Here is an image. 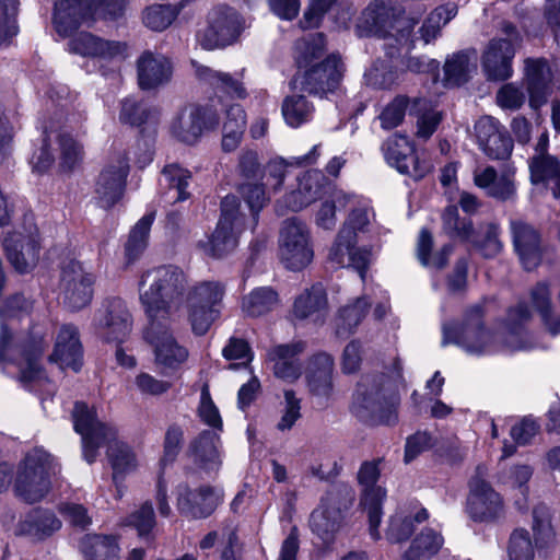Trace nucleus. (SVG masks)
Returning a JSON list of instances; mask_svg holds the SVG:
<instances>
[{
	"label": "nucleus",
	"mask_w": 560,
	"mask_h": 560,
	"mask_svg": "<svg viewBox=\"0 0 560 560\" xmlns=\"http://www.w3.org/2000/svg\"><path fill=\"white\" fill-rule=\"evenodd\" d=\"M502 31L506 37L491 39L481 56V68L489 81H506L513 75V59L522 38L510 23H504Z\"/></svg>",
	"instance_id": "nucleus-11"
},
{
	"label": "nucleus",
	"mask_w": 560,
	"mask_h": 560,
	"mask_svg": "<svg viewBox=\"0 0 560 560\" xmlns=\"http://www.w3.org/2000/svg\"><path fill=\"white\" fill-rule=\"evenodd\" d=\"M349 209L350 214H357L358 230L362 231L370 223L372 217L370 201L365 198L348 195L343 191H334L328 199L322 202L315 218L317 226L330 230L336 224V212Z\"/></svg>",
	"instance_id": "nucleus-18"
},
{
	"label": "nucleus",
	"mask_w": 560,
	"mask_h": 560,
	"mask_svg": "<svg viewBox=\"0 0 560 560\" xmlns=\"http://www.w3.org/2000/svg\"><path fill=\"white\" fill-rule=\"evenodd\" d=\"M192 456L205 470L214 471L221 465L220 439L213 432H203L192 444Z\"/></svg>",
	"instance_id": "nucleus-39"
},
{
	"label": "nucleus",
	"mask_w": 560,
	"mask_h": 560,
	"mask_svg": "<svg viewBox=\"0 0 560 560\" xmlns=\"http://www.w3.org/2000/svg\"><path fill=\"white\" fill-rule=\"evenodd\" d=\"M533 530L536 545L544 546L553 537V530L550 523L549 510L545 505H538L533 512Z\"/></svg>",
	"instance_id": "nucleus-61"
},
{
	"label": "nucleus",
	"mask_w": 560,
	"mask_h": 560,
	"mask_svg": "<svg viewBox=\"0 0 560 560\" xmlns=\"http://www.w3.org/2000/svg\"><path fill=\"white\" fill-rule=\"evenodd\" d=\"M80 549L85 560H119V546L113 536L86 535Z\"/></svg>",
	"instance_id": "nucleus-40"
},
{
	"label": "nucleus",
	"mask_w": 560,
	"mask_h": 560,
	"mask_svg": "<svg viewBox=\"0 0 560 560\" xmlns=\"http://www.w3.org/2000/svg\"><path fill=\"white\" fill-rule=\"evenodd\" d=\"M325 40L322 34L304 38L296 44V63L302 73L293 81L311 94L325 95L334 92L342 79V62L337 55L324 56Z\"/></svg>",
	"instance_id": "nucleus-3"
},
{
	"label": "nucleus",
	"mask_w": 560,
	"mask_h": 560,
	"mask_svg": "<svg viewBox=\"0 0 560 560\" xmlns=\"http://www.w3.org/2000/svg\"><path fill=\"white\" fill-rule=\"evenodd\" d=\"M328 302L324 287L320 283L305 289L293 305V315L300 319L322 323L327 314Z\"/></svg>",
	"instance_id": "nucleus-31"
},
{
	"label": "nucleus",
	"mask_w": 560,
	"mask_h": 560,
	"mask_svg": "<svg viewBox=\"0 0 560 560\" xmlns=\"http://www.w3.org/2000/svg\"><path fill=\"white\" fill-rule=\"evenodd\" d=\"M196 75L208 82L213 89L234 98H245L247 96L246 89L242 82L244 70L236 75L225 72L214 71L206 66L192 62Z\"/></svg>",
	"instance_id": "nucleus-33"
},
{
	"label": "nucleus",
	"mask_w": 560,
	"mask_h": 560,
	"mask_svg": "<svg viewBox=\"0 0 560 560\" xmlns=\"http://www.w3.org/2000/svg\"><path fill=\"white\" fill-rule=\"evenodd\" d=\"M383 151L386 162L400 174L410 173V166L413 171H419L413 155V145L407 137L394 135L383 144Z\"/></svg>",
	"instance_id": "nucleus-35"
},
{
	"label": "nucleus",
	"mask_w": 560,
	"mask_h": 560,
	"mask_svg": "<svg viewBox=\"0 0 560 560\" xmlns=\"http://www.w3.org/2000/svg\"><path fill=\"white\" fill-rule=\"evenodd\" d=\"M364 232L365 228L362 231L358 230L357 214L354 212L343 223L328 254V261L334 267H353L359 271L362 280H364L365 269L373 257L371 249L357 246Z\"/></svg>",
	"instance_id": "nucleus-10"
},
{
	"label": "nucleus",
	"mask_w": 560,
	"mask_h": 560,
	"mask_svg": "<svg viewBox=\"0 0 560 560\" xmlns=\"http://www.w3.org/2000/svg\"><path fill=\"white\" fill-rule=\"evenodd\" d=\"M60 472L56 458L42 447L28 451L20 462L13 489L27 503L38 502L51 490Z\"/></svg>",
	"instance_id": "nucleus-5"
},
{
	"label": "nucleus",
	"mask_w": 560,
	"mask_h": 560,
	"mask_svg": "<svg viewBox=\"0 0 560 560\" xmlns=\"http://www.w3.org/2000/svg\"><path fill=\"white\" fill-rule=\"evenodd\" d=\"M154 213L144 214L132 228L125 250L128 261H133L147 247Z\"/></svg>",
	"instance_id": "nucleus-49"
},
{
	"label": "nucleus",
	"mask_w": 560,
	"mask_h": 560,
	"mask_svg": "<svg viewBox=\"0 0 560 560\" xmlns=\"http://www.w3.org/2000/svg\"><path fill=\"white\" fill-rule=\"evenodd\" d=\"M176 16L170 4H153L144 9L142 21L152 31L161 32L167 28Z\"/></svg>",
	"instance_id": "nucleus-53"
},
{
	"label": "nucleus",
	"mask_w": 560,
	"mask_h": 560,
	"mask_svg": "<svg viewBox=\"0 0 560 560\" xmlns=\"http://www.w3.org/2000/svg\"><path fill=\"white\" fill-rule=\"evenodd\" d=\"M18 0H0V46L7 44L18 33Z\"/></svg>",
	"instance_id": "nucleus-54"
},
{
	"label": "nucleus",
	"mask_w": 560,
	"mask_h": 560,
	"mask_svg": "<svg viewBox=\"0 0 560 560\" xmlns=\"http://www.w3.org/2000/svg\"><path fill=\"white\" fill-rule=\"evenodd\" d=\"M74 430L82 436L83 456L88 463H93L101 442L108 435H115V429L101 422L93 407L77 402L73 409Z\"/></svg>",
	"instance_id": "nucleus-20"
},
{
	"label": "nucleus",
	"mask_w": 560,
	"mask_h": 560,
	"mask_svg": "<svg viewBox=\"0 0 560 560\" xmlns=\"http://www.w3.org/2000/svg\"><path fill=\"white\" fill-rule=\"evenodd\" d=\"M50 360L60 369L78 372L82 366V346L75 327L65 325L60 328Z\"/></svg>",
	"instance_id": "nucleus-29"
},
{
	"label": "nucleus",
	"mask_w": 560,
	"mask_h": 560,
	"mask_svg": "<svg viewBox=\"0 0 560 560\" xmlns=\"http://www.w3.org/2000/svg\"><path fill=\"white\" fill-rule=\"evenodd\" d=\"M100 335L107 342L121 343L130 332L131 320L126 304L120 299L105 301L94 318Z\"/></svg>",
	"instance_id": "nucleus-23"
},
{
	"label": "nucleus",
	"mask_w": 560,
	"mask_h": 560,
	"mask_svg": "<svg viewBox=\"0 0 560 560\" xmlns=\"http://www.w3.org/2000/svg\"><path fill=\"white\" fill-rule=\"evenodd\" d=\"M275 187L285 185L290 190L284 194L283 202L292 211H299L313 202L319 194L318 177H272Z\"/></svg>",
	"instance_id": "nucleus-28"
},
{
	"label": "nucleus",
	"mask_w": 560,
	"mask_h": 560,
	"mask_svg": "<svg viewBox=\"0 0 560 560\" xmlns=\"http://www.w3.org/2000/svg\"><path fill=\"white\" fill-rule=\"evenodd\" d=\"M138 83L142 90L156 89L171 80V61L159 54L143 52L137 61Z\"/></svg>",
	"instance_id": "nucleus-30"
},
{
	"label": "nucleus",
	"mask_w": 560,
	"mask_h": 560,
	"mask_svg": "<svg viewBox=\"0 0 560 560\" xmlns=\"http://www.w3.org/2000/svg\"><path fill=\"white\" fill-rule=\"evenodd\" d=\"M366 313V303L355 300L352 304L341 307L335 319L336 334L340 337L351 334Z\"/></svg>",
	"instance_id": "nucleus-51"
},
{
	"label": "nucleus",
	"mask_w": 560,
	"mask_h": 560,
	"mask_svg": "<svg viewBox=\"0 0 560 560\" xmlns=\"http://www.w3.org/2000/svg\"><path fill=\"white\" fill-rule=\"evenodd\" d=\"M224 293L223 283L214 280L201 281L189 290L184 300L187 305L221 310Z\"/></svg>",
	"instance_id": "nucleus-41"
},
{
	"label": "nucleus",
	"mask_w": 560,
	"mask_h": 560,
	"mask_svg": "<svg viewBox=\"0 0 560 560\" xmlns=\"http://www.w3.org/2000/svg\"><path fill=\"white\" fill-rule=\"evenodd\" d=\"M382 398L378 392L358 390L352 402V410L358 418L372 424H393L396 422L395 410H389L388 417L376 416V410L382 409Z\"/></svg>",
	"instance_id": "nucleus-36"
},
{
	"label": "nucleus",
	"mask_w": 560,
	"mask_h": 560,
	"mask_svg": "<svg viewBox=\"0 0 560 560\" xmlns=\"http://www.w3.org/2000/svg\"><path fill=\"white\" fill-rule=\"evenodd\" d=\"M278 255L281 264L289 270L301 271L314 259V245L308 226L290 218L283 221L278 240Z\"/></svg>",
	"instance_id": "nucleus-8"
},
{
	"label": "nucleus",
	"mask_w": 560,
	"mask_h": 560,
	"mask_svg": "<svg viewBox=\"0 0 560 560\" xmlns=\"http://www.w3.org/2000/svg\"><path fill=\"white\" fill-rule=\"evenodd\" d=\"M529 319V311L520 304L509 310L505 320L493 331L481 322L480 307L477 306L462 325L443 326V343H454L471 355L532 350L537 345L526 330Z\"/></svg>",
	"instance_id": "nucleus-1"
},
{
	"label": "nucleus",
	"mask_w": 560,
	"mask_h": 560,
	"mask_svg": "<svg viewBox=\"0 0 560 560\" xmlns=\"http://www.w3.org/2000/svg\"><path fill=\"white\" fill-rule=\"evenodd\" d=\"M475 184L487 195L500 199L509 198L514 191L510 177H475Z\"/></svg>",
	"instance_id": "nucleus-62"
},
{
	"label": "nucleus",
	"mask_w": 560,
	"mask_h": 560,
	"mask_svg": "<svg viewBox=\"0 0 560 560\" xmlns=\"http://www.w3.org/2000/svg\"><path fill=\"white\" fill-rule=\"evenodd\" d=\"M510 560H533L534 548L528 533L524 529H516L510 539L509 546Z\"/></svg>",
	"instance_id": "nucleus-63"
},
{
	"label": "nucleus",
	"mask_w": 560,
	"mask_h": 560,
	"mask_svg": "<svg viewBox=\"0 0 560 560\" xmlns=\"http://www.w3.org/2000/svg\"><path fill=\"white\" fill-rule=\"evenodd\" d=\"M481 150L491 159L505 160L511 155L513 143L504 128L492 117H481L475 125Z\"/></svg>",
	"instance_id": "nucleus-25"
},
{
	"label": "nucleus",
	"mask_w": 560,
	"mask_h": 560,
	"mask_svg": "<svg viewBox=\"0 0 560 560\" xmlns=\"http://www.w3.org/2000/svg\"><path fill=\"white\" fill-rule=\"evenodd\" d=\"M410 115L417 117V137L423 140L429 139L442 121L441 112L433 108L425 98H415L409 109Z\"/></svg>",
	"instance_id": "nucleus-43"
},
{
	"label": "nucleus",
	"mask_w": 560,
	"mask_h": 560,
	"mask_svg": "<svg viewBox=\"0 0 560 560\" xmlns=\"http://www.w3.org/2000/svg\"><path fill=\"white\" fill-rule=\"evenodd\" d=\"M320 155L319 145H314L312 150L302 156L292 158L290 160H285L283 158L277 156L268 163V171L270 173H287L292 172L300 168H305L315 164Z\"/></svg>",
	"instance_id": "nucleus-52"
},
{
	"label": "nucleus",
	"mask_w": 560,
	"mask_h": 560,
	"mask_svg": "<svg viewBox=\"0 0 560 560\" xmlns=\"http://www.w3.org/2000/svg\"><path fill=\"white\" fill-rule=\"evenodd\" d=\"M512 233L515 249L525 269L535 268L540 261L539 235L528 224L512 222Z\"/></svg>",
	"instance_id": "nucleus-32"
},
{
	"label": "nucleus",
	"mask_w": 560,
	"mask_h": 560,
	"mask_svg": "<svg viewBox=\"0 0 560 560\" xmlns=\"http://www.w3.org/2000/svg\"><path fill=\"white\" fill-rule=\"evenodd\" d=\"M443 228L445 232L452 236L477 243L472 238V228L470 222L460 220L458 217V210L454 206L448 207L445 210L443 214Z\"/></svg>",
	"instance_id": "nucleus-57"
},
{
	"label": "nucleus",
	"mask_w": 560,
	"mask_h": 560,
	"mask_svg": "<svg viewBox=\"0 0 560 560\" xmlns=\"http://www.w3.org/2000/svg\"><path fill=\"white\" fill-rule=\"evenodd\" d=\"M214 124H217V117L211 110L188 104L172 118L170 132L178 141L194 144L200 139L203 130Z\"/></svg>",
	"instance_id": "nucleus-22"
},
{
	"label": "nucleus",
	"mask_w": 560,
	"mask_h": 560,
	"mask_svg": "<svg viewBox=\"0 0 560 560\" xmlns=\"http://www.w3.org/2000/svg\"><path fill=\"white\" fill-rule=\"evenodd\" d=\"M68 50L95 61L104 74L108 69L118 68L130 56L127 42L105 38L90 32L74 34L68 43Z\"/></svg>",
	"instance_id": "nucleus-7"
},
{
	"label": "nucleus",
	"mask_w": 560,
	"mask_h": 560,
	"mask_svg": "<svg viewBox=\"0 0 560 560\" xmlns=\"http://www.w3.org/2000/svg\"><path fill=\"white\" fill-rule=\"evenodd\" d=\"M243 230L244 218L238 212V201L234 196H226L222 201V214L215 231L200 242V247L207 255L221 258L237 247Z\"/></svg>",
	"instance_id": "nucleus-12"
},
{
	"label": "nucleus",
	"mask_w": 560,
	"mask_h": 560,
	"mask_svg": "<svg viewBox=\"0 0 560 560\" xmlns=\"http://www.w3.org/2000/svg\"><path fill=\"white\" fill-rule=\"evenodd\" d=\"M177 508L191 517L210 515L220 501V493L208 486H197L194 476L186 475L176 486Z\"/></svg>",
	"instance_id": "nucleus-21"
},
{
	"label": "nucleus",
	"mask_w": 560,
	"mask_h": 560,
	"mask_svg": "<svg viewBox=\"0 0 560 560\" xmlns=\"http://www.w3.org/2000/svg\"><path fill=\"white\" fill-rule=\"evenodd\" d=\"M186 287V275L176 266L145 271L139 282V293L148 317L172 319L184 302Z\"/></svg>",
	"instance_id": "nucleus-4"
},
{
	"label": "nucleus",
	"mask_w": 560,
	"mask_h": 560,
	"mask_svg": "<svg viewBox=\"0 0 560 560\" xmlns=\"http://www.w3.org/2000/svg\"><path fill=\"white\" fill-rule=\"evenodd\" d=\"M32 310L33 302L22 295L10 298L0 307V368L25 388L40 390L48 383L39 361L46 345L42 337L16 342L12 332L15 323L26 319Z\"/></svg>",
	"instance_id": "nucleus-2"
},
{
	"label": "nucleus",
	"mask_w": 560,
	"mask_h": 560,
	"mask_svg": "<svg viewBox=\"0 0 560 560\" xmlns=\"http://www.w3.org/2000/svg\"><path fill=\"white\" fill-rule=\"evenodd\" d=\"M301 351L299 345H284L275 347L268 354L272 362L273 374L288 383H292L301 375V365L296 354Z\"/></svg>",
	"instance_id": "nucleus-38"
},
{
	"label": "nucleus",
	"mask_w": 560,
	"mask_h": 560,
	"mask_svg": "<svg viewBox=\"0 0 560 560\" xmlns=\"http://www.w3.org/2000/svg\"><path fill=\"white\" fill-rule=\"evenodd\" d=\"M3 246L15 271L27 273L37 266L42 246L36 226L30 225L25 232L13 231L4 238Z\"/></svg>",
	"instance_id": "nucleus-19"
},
{
	"label": "nucleus",
	"mask_w": 560,
	"mask_h": 560,
	"mask_svg": "<svg viewBox=\"0 0 560 560\" xmlns=\"http://www.w3.org/2000/svg\"><path fill=\"white\" fill-rule=\"evenodd\" d=\"M107 445V457L113 468V482L117 489L118 497L122 495V481L125 477L137 470L139 459L133 448L120 441L115 430V435H108L101 442Z\"/></svg>",
	"instance_id": "nucleus-26"
},
{
	"label": "nucleus",
	"mask_w": 560,
	"mask_h": 560,
	"mask_svg": "<svg viewBox=\"0 0 560 560\" xmlns=\"http://www.w3.org/2000/svg\"><path fill=\"white\" fill-rule=\"evenodd\" d=\"M444 538L434 528L425 527L419 532L405 552L407 560H425L435 555L443 546Z\"/></svg>",
	"instance_id": "nucleus-42"
},
{
	"label": "nucleus",
	"mask_w": 560,
	"mask_h": 560,
	"mask_svg": "<svg viewBox=\"0 0 560 560\" xmlns=\"http://www.w3.org/2000/svg\"><path fill=\"white\" fill-rule=\"evenodd\" d=\"M380 469L376 463H364L359 472L358 481L361 487L360 509L366 514L369 532L373 539L381 538L380 525L382 521V505L386 491L377 485Z\"/></svg>",
	"instance_id": "nucleus-16"
},
{
	"label": "nucleus",
	"mask_w": 560,
	"mask_h": 560,
	"mask_svg": "<svg viewBox=\"0 0 560 560\" xmlns=\"http://www.w3.org/2000/svg\"><path fill=\"white\" fill-rule=\"evenodd\" d=\"M55 138L60 148L57 171L60 173L79 171L83 160L82 147L71 136L66 133H57Z\"/></svg>",
	"instance_id": "nucleus-46"
},
{
	"label": "nucleus",
	"mask_w": 560,
	"mask_h": 560,
	"mask_svg": "<svg viewBox=\"0 0 560 560\" xmlns=\"http://www.w3.org/2000/svg\"><path fill=\"white\" fill-rule=\"evenodd\" d=\"M415 22L410 23L401 12L385 0H374L361 13L357 25L359 36L393 35L397 32L400 45H407Z\"/></svg>",
	"instance_id": "nucleus-9"
},
{
	"label": "nucleus",
	"mask_w": 560,
	"mask_h": 560,
	"mask_svg": "<svg viewBox=\"0 0 560 560\" xmlns=\"http://www.w3.org/2000/svg\"><path fill=\"white\" fill-rule=\"evenodd\" d=\"M188 316L195 334L203 335L219 317L220 308L187 305Z\"/></svg>",
	"instance_id": "nucleus-60"
},
{
	"label": "nucleus",
	"mask_w": 560,
	"mask_h": 560,
	"mask_svg": "<svg viewBox=\"0 0 560 560\" xmlns=\"http://www.w3.org/2000/svg\"><path fill=\"white\" fill-rule=\"evenodd\" d=\"M427 518L428 512L423 509L415 514L399 510L389 517L386 537L390 542H401L413 532V521L422 522Z\"/></svg>",
	"instance_id": "nucleus-45"
},
{
	"label": "nucleus",
	"mask_w": 560,
	"mask_h": 560,
	"mask_svg": "<svg viewBox=\"0 0 560 560\" xmlns=\"http://www.w3.org/2000/svg\"><path fill=\"white\" fill-rule=\"evenodd\" d=\"M487 467L478 466L469 481L466 510L469 516L479 522L491 521L503 510L501 495L487 481Z\"/></svg>",
	"instance_id": "nucleus-17"
},
{
	"label": "nucleus",
	"mask_w": 560,
	"mask_h": 560,
	"mask_svg": "<svg viewBox=\"0 0 560 560\" xmlns=\"http://www.w3.org/2000/svg\"><path fill=\"white\" fill-rule=\"evenodd\" d=\"M198 417L207 425L213 429L222 428V419L218 407L211 398L209 386L205 384L200 393V401L198 406Z\"/></svg>",
	"instance_id": "nucleus-58"
},
{
	"label": "nucleus",
	"mask_w": 560,
	"mask_h": 560,
	"mask_svg": "<svg viewBox=\"0 0 560 560\" xmlns=\"http://www.w3.org/2000/svg\"><path fill=\"white\" fill-rule=\"evenodd\" d=\"M318 360L320 368L316 375L310 377L308 384L315 395L327 396L331 389L332 360L326 354L319 355Z\"/></svg>",
	"instance_id": "nucleus-59"
},
{
	"label": "nucleus",
	"mask_w": 560,
	"mask_h": 560,
	"mask_svg": "<svg viewBox=\"0 0 560 560\" xmlns=\"http://www.w3.org/2000/svg\"><path fill=\"white\" fill-rule=\"evenodd\" d=\"M60 527L61 522L51 512L34 510L20 521L16 533L34 540H42L59 530Z\"/></svg>",
	"instance_id": "nucleus-37"
},
{
	"label": "nucleus",
	"mask_w": 560,
	"mask_h": 560,
	"mask_svg": "<svg viewBox=\"0 0 560 560\" xmlns=\"http://www.w3.org/2000/svg\"><path fill=\"white\" fill-rule=\"evenodd\" d=\"M63 303L72 311L90 304L93 296L94 276L79 262H72L62 277Z\"/></svg>",
	"instance_id": "nucleus-24"
},
{
	"label": "nucleus",
	"mask_w": 560,
	"mask_h": 560,
	"mask_svg": "<svg viewBox=\"0 0 560 560\" xmlns=\"http://www.w3.org/2000/svg\"><path fill=\"white\" fill-rule=\"evenodd\" d=\"M432 244V234L427 229H422L417 242L418 259L425 267L441 269L445 266L447 257L452 253V247L447 245L440 252L431 254Z\"/></svg>",
	"instance_id": "nucleus-47"
},
{
	"label": "nucleus",
	"mask_w": 560,
	"mask_h": 560,
	"mask_svg": "<svg viewBox=\"0 0 560 560\" xmlns=\"http://www.w3.org/2000/svg\"><path fill=\"white\" fill-rule=\"evenodd\" d=\"M125 524L133 527L140 537H151L152 530L155 526L152 504L149 502L143 503L126 518Z\"/></svg>",
	"instance_id": "nucleus-55"
},
{
	"label": "nucleus",
	"mask_w": 560,
	"mask_h": 560,
	"mask_svg": "<svg viewBox=\"0 0 560 560\" xmlns=\"http://www.w3.org/2000/svg\"><path fill=\"white\" fill-rule=\"evenodd\" d=\"M126 3L127 0H59L55 5V30L67 37L83 24L116 20L122 16Z\"/></svg>",
	"instance_id": "nucleus-6"
},
{
	"label": "nucleus",
	"mask_w": 560,
	"mask_h": 560,
	"mask_svg": "<svg viewBox=\"0 0 560 560\" xmlns=\"http://www.w3.org/2000/svg\"><path fill=\"white\" fill-rule=\"evenodd\" d=\"M278 304V294L270 288H257L244 298L242 307L250 316H259Z\"/></svg>",
	"instance_id": "nucleus-50"
},
{
	"label": "nucleus",
	"mask_w": 560,
	"mask_h": 560,
	"mask_svg": "<svg viewBox=\"0 0 560 560\" xmlns=\"http://www.w3.org/2000/svg\"><path fill=\"white\" fill-rule=\"evenodd\" d=\"M245 27V21L234 9L219 7L209 13L208 25L198 34V43L207 50L224 47L236 42Z\"/></svg>",
	"instance_id": "nucleus-15"
},
{
	"label": "nucleus",
	"mask_w": 560,
	"mask_h": 560,
	"mask_svg": "<svg viewBox=\"0 0 560 560\" xmlns=\"http://www.w3.org/2000/svg\"><path fill=\"white\" fill-rule=\"evenodd\" d=\"M314 113V106L303 95L287 96L282 103V116L285 122L298 128L307 122Z\"/></svg>",
	"instance_id": "nucleus-48"
},
{
	"label": "nucleus",
	"mask_w": 560,
	"mask_h": 560,
	"mask_svg": "<svg viewBox=\"0 0 560 560\" xmlns=\"http://www.w3.org/2000/svg\"><path fill=\"white\" fill-rule=\"evenodd\" d=\"M144 339L152 347L156 365L164 374L177 370L188 358V351L180 346L166 326L171 319L149 318Z\"/></svg>",
	"instance_id": "nucleus-14"
},
{
	"label": "nucleus",
	"mask_w": 560,
	"mask_h": 560,
	"mask_svg": "<svg viewBox=\"0 0 560 560\" xmlns=\"http://www.w3.org/2000/svg\"><path fill=\"white\" fill-rule=\"evenodd\" d=\"M475 52H458L446 59L444 65V80L447 85L465 83L476 70Z\"/></svg>",
	"instance_id": "nucleus-44"
},
{
	"label": "nucleus",
	"mask_w": 560,
	"mask_h": 560,
	"mask_svg": "<svg viewBox=\"0 0 560 560\" xmlns=\"http://www.w3.org/2000/svg\"><path fill=\"white\" fill-rule=\"evenodd\" d=\"M125 189L122 177H101L96 184V194L102 207L108 208L117 202Z\"/></svg>",
	"instance_id": "nucleus-56"
},
{
	"label": "nucleus",
	"mask_w": 560,
	"mask_h": 560,
	"mask_svg": "<svg viewBox=\"0 0 560 560\" xmlns=\"http://www.w3.org/2000/svg\"><path fill=\"white\" fill-rule=\"evenodd\" d=\"M495 100L501 108L517 110L525 103L526 96L522 88L515 83H506L499 89Z\"/></svg>",
	"instance_id": "nucleus-64"
},
{
	"label": "nucleus",
	"mask_w": 560,
	"mask_h": 560,
	"mask_svg": "<svg viewBox=\"0 0 560 560\" xmlns=\"http://www.w3.org/2000/svg\"><path fill=\"white\" fill-rule=\"evenodd\" d=\"M524 80L529 94V105L541 107L551 93L552 72L545 59L528 58L524 61Z\"/></svg>",
	"instance_id": "nucleus-27"
},
{
	"label": "nucleus",
	"mask_w": 560,
	"mask_h": 560,
	"mask_svg": "<svg viewBox=\"0 0 560 560\" xmlns=\"http://www.w3.org/2000/svg\"><path fill=\"white\" fill-rule=\"evenodd\" d=\"M552 292L546 281L538 282L529 294L533 310L539 315L544 328L550 335H560V315L556 314L551 302Z\"/></svg>",
	"instance_id": "nucleus-34"
},
{
	"label": "nucleus",
	"mask_w": 560,
	"mask_h": 560,
	"mask_svg": "<svg viewBox=\"0 0 560 560\" xmlns=\"http://www.w3.org/2000/svg\"><path fill=\"white\" fill-rule=\"evenodd\" d=\"M353 502V493L347 486L335 487L320 500L312 512L310 526L322 539L327 540L343 525L345 512Z\"/></svg>",
	"instance_id": "nucleus-13"
}]
</instances>
